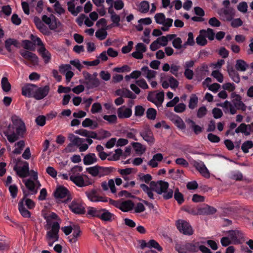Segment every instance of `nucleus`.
<instances>
[{
	"label": "nucleus",
	"instance_id": "f257e3e1",
	"mask_svg": "<svg viewBox=\"0 0 253 253\" xmlns=\"http://www.w3.org/2000/svg\"><path fill=\"white\" fill-rule=\"evenodd\" d=\"M12 125L0 128V133H3L8 141L13 143L20 138H23L26 132V127L24 122L19 117L14 115L11 117Z\"/></svg>",
	"mask_w": 253,
	"mask_h": 253
},
{
	"label": "nucleus",
	"instance_id": "f03ea898",
	"mask_svg": "<svg viewBox=\"0 0 253 253\" xmlns=\"http://www.w3.org/2000/svg\"><path fill=\"white\" fill-rule=\"evenodd\" d=\"M57 217L56 214L52 212L49 216L45 217L47 222L45 228L48 230L46 233L45 238L49 246H52L53 243L59 239L60 224L57 221L51 222V219H56Z\"/></svg>",
	"mask_w": 253,
	"mask_h": 253
},
{
	"label": "nucleus",
	"instance_id": "7ed1b4c3",
	"mask_svg": "<svg viewBox=\"0 0 253 253\" xmlns=\"http://www.w3.org/2000/svg\"><path fill=\"white\" fill-rule=\"evenodd\" d=\"M82 170V167L76 166L71 169V173L69 174L70 180L79 187L87 186L93 183V181L87 175L79 173Z\"/></svg>",
	"mask_w": 253,
	"mask_h": 253
},
{
	"label": "nucleus",
	"instance_id": "20e7f679",
	"mask_svg": "<svg viewBox=\"0 0 253 253\" xmlns=\"http://www.w3.org/2000/svg\"><path fill=\"white\" fill-rule=\"evenodd\" d=\"M201 251L202 253H212L211 251L204 245H200L199 242H196L194 240L192 242H186L177 251L179 253H197L198 251Z\"/></svg>",
	"mask_w": 253,
	"mask_h": 253
},
{
	"label": "nucleus",
	"instance_id": "39448f33",
	"mask_svg": "<svg viewBox=\"0 0 253 253\" xmlns=\"http://www.w3.org/2000/svg\"><path fill=\"white\" fill-rule=\"evenodd\" d=\"M154 18L157 23L164 26L161 28V30L163 31H169V27L172 26L173 20L171 18H166L165 15L163 13L156 14Z\"/></svg>",
	"mask_w": 253,
	"mask_h": 253
},
{
	"label": "nucleus",
	"instance_id": "423d86ee",
	"mask_svg": "<svg viewBox=\"0 0 253 253\" xmlns=\"http://www.w3.org/2000/svg\"><path fill=\"white\" fill-rule=\"evenodd\" d=\"M217 13L221 20L230 21L235 16V10L233 8H221L218 9Z\"/></svg>",
	"mask_w": 253,
	"mask_h": 253
},
{
	"label": "nucleus",
	"instance_id": "0eeeda50",
	"mask_svg": "<svg viewBox=\"0 0 253 253\" xmlns=\"http://www.w3.org/2000/svg\"><path fill=\"white\" fill-rule=\"evenodd\" d=\"M176 225L180 232L186 235H191L193 234V230L187 221L179 219L176 221Z\"/></svg>",
	"mask_w": 253,
	"mask_h": 253
},
{
	"label": "nucleus",
	"instance_id": "6e6552de",
	"mask_svg": "<svg viewBox=\"0 0 253 253\" xmlns=\"http://www.w3.org/2000/svg\"><path fill=\"white\" fill-rule=\"evenodd\" d=\"M150 186L153 191H155L158 194L161 195L167 190L169 186L168 182L162 180L157 181H151Z\"/></svg>",
	"mask_w": 253,
	"mask_h": 253
},
{
	"label": "nucleus",
	"instance_id": "1a4fd4ad",
	"mask_svg": "<svg viewBox=\"0 0 253 253\" xmlns=\"http://www.w3.org/2000/svg\"><path fill=\"white\" fill-rule=\"evenodd\" d=\"M54 195L56 199L67 198L64 200L66 202L71 200L70 192L64 186H60L57 187L54 193Z\"/></svg>",
	"mask_w": 253,
	"mask_h": 253
},
{
	"label": "nucleus",
	"instance_id": "9d476101",
	"mask_svg": "<svg viewBox=\"0 0 253 253\" xmlns=\"http://www.w3.org/2000/svg\"><path fill=\"white\" fill-rule=\"evenodd\" d=\"M147 99L154 103L158 107L161 106L164 100V92L161 91L154 95L152 93H149Z\"/></svg>",
	"mask_w": 253,
	"mask_h": 253
},
{
	"label": "nucleus",
	"instance_id": "9b49d317",
	"mask_svg": "<svg viewBox=\"0 0 253 253\" xmlns=\"http://www.w3.org/2000/svg\"><path fill=\"white\" fill-rule=\"evenodd\" d=\"M49 90L50 87L48 85L40 87L37 85L35 92L34 94V98L36 100H41L48 95Z\"/></svg>",
	"mask_w": 253,
	"mask_h": 253
},
{
	"label": "nucleus",
	"instance_id": "f8f14e48",
	"mask_svg": "<svg viewBox=\"0 0 253 253\" xmlns=\"http://www.w3.org/2000/svg\"><path fill=\"white\" fill-rule=\"evenodd\" d=\"M21 55L25 59L29 61L32 66L39 64V58L37 55L27 50H22L20 52Z\"/></svg>",
	"mask_w": 253,
	"mask_h": 253
},
{
	"label": "nucleus",
	"instance_id": "ddd939ff",
	"mask_svg": "<svg viewBox=\"0 0 253 253\" xmlns=\"http://www.w3.org/2000/svg\"><path fill=\"white\" fill-rule=\"evenodd\" d=\"M140 135L150 145H152L154 143L155 138L153 132L149 127H145L140 132Z\"/></svg>",
	"mask_w": 253,
	"mask_h": 253
},
{
	"label": "nucleus",
	"instance_id": "4468645a",
	"mask_svg": "<svg viewBox=\"0 0 253 253\" xmlns=\"http://www.w3.org/2000/svg\"><path fill=\"white\" fill-rule=\"evenodd\" d=\"M193 166L203 176L207 178L210 177L209 171L203 162L194 161Z\"/></svg>",
	"mask_w": 253,
	"mask_h": 253
},
{
	"label": "nucleus",
	"instance_id": "2eb2a0df",
	"mask_svg": "<svg viewBox=\"0 0 253 253\" xmlns=\"http://www.w3.org/2000/svg\"><path fill=\"white\" fill-rule=\"evenodd\" d=\"M229 237L234 244H239L242 243L243 234L238 230H230L228 231Z\"/></svg>",
	"mask_w": 253,
	"mask_h": 253
},
{
	"label": "nucleus",
	"instance_id": "dca6fc26",
	"mask_svg": "<svg viewBox=\"0 0 253 253\" xmlns=\"http://www.w3.org/2000/svg\"><path fill=\"white\" fill-rule=\"evenodd\" d=\"M232 100L233 107L236 110L245 111L247 109V106L242 100V97L239 94H235Z\"/></svg>",
	"mask_w": 253,
	"mask_h": 253
},
{
	"label": "nucleus",
	"instance_id": "f3484780",
	"mask_svg": "<svg viewBox=\"0 0 253 253\" xmlns=\"http://www.w3.org/2000/svg\"><path fill=\"white\" fill-rule=\"evenodd\" d=\"M14 170L19 177L21 178L26 177L29 175V164L27 162H24L23 166L21 167L18 168L17 165H15L14 167Z\"/></svg>",
	"mask_w": 253,
	"mask_h": 253
},
{
	"label": "nucleus",
	"instance_id": "a211bd4d",
	"mask_svg": "<svg viewBox=\"0 0 253 253\" xmlns=\"http://www.w3.org/2000/svg\"><path fill=\"white\" fill-rule=\"evenodd\" d=\"M85 194L88 199L92 202H96L101 201L106 202L107 201L106 198L98 196L97 195V191L95 189L87 191L85 192Z\"/></svg>",
	"mask_w": 253,
	"mask_h": 253
},
{
	"label": "nucleus",
	"instance_id": "6ab92c4d",
	"mask_svg": "<svg viewBox=\"0 0 253 253\" xmlns=\"http://www.w3.org/2000/svg\"><path fill=\"white\" fill-rule=\"evenodd\" d=\"M36 85L27 84L22 87V94L27 97H33L36 89Z\"/></svg>",
	"mask_w": 253,
	"mask_h": 253
},
{
	"label": "nucleus",
	"instance_id": "aec40b11",
	"mask_svg": "<svg viewBox=\"0 0 253 253\" xmlns=\"http://www.w3.org/2000/svg\"><path fill=\"white\" fill-rule=\"evenodd\" d=\"M117 115L119 119L128 118L132 115V110L126 106H123L118 109Z\"/></svg>",
	"mask_w": 253,
	"mask_h": 253
},
{
	"label": "nucleus",
	"instance_id": "412c9836",
	"mask_svg": "<svg viewBox=\"0 0 253 253\" xmlns=\"http://www.w3.org/2000/svg\"><path fill=\"white\" fill-rule=\"evenodd\" d=\"M68 138L71 141V143L68 145V147L70 148L73 146H76L79 147L85 141V139L80 138L77 136H75L72 133H70L68 135Z\"/></svg>",
	"mask_w": 253,
	"mask_h": 253
},
{
	"label": "nucleus",
	"instance_id": "4be33fe9",
	"mask_svg": "<svg viewBox=\"0 0 253 253\" xmlns=\"http://www.w3.org/2000/svg\"><path fill=\"white\" fill-rule=\"evenodd\" d=\"M70 210L74 213L77 214H84L85 212L84 208L83 205L76 201H73L69 206Z\"/></svg>",
	"mask_w": 253,
	"mask_h": 253
},
{
	"label": "nucleus",
	"instance_id": "5701e85b",
	"mask_svg": "<svg viewBox=\"0 0 253 253\" xmlns=\"http://www.w3.org/2000/svg\"><path fill=\"white\" fill-rule=\"evenodd\" d=\"M45 64L49 63L51 60V55L50 52L45 48L44 45L41 46L38 50Z\"/></svg>",
	"mask_w": 253,
	"mask_h": 253
},
{
	"label": "nucleus",
	"instance_id": "b1692460",
	"mask_svg": "<svg viewBox=\"0 0 253 253\" xmlns=\"http://www.w3.org/2000/svg\"><path fill=\"white\" fill-rule=\"evenodd\" d=\"M163 159V155L161 153H157L153 156L152 159L148 163V165L152 168H156L158 166V162H161Z\"/></svg>",
	"mask_w": 253,
	"mask_h": 253
},
{
	"label": "nucleus",
	"instance_id": "393cba45",
	"mask_svg": "<svg viewBox=\"0 0 253 253\" xmlns=\"http://www.w3.org/2000/svg\"><path fill=\"white\" fill-rule=\"evenodd\" d=\"M170 119L179 129H184L185 128V125L183 121L179 116L175 115H172Z\"/></svg>",
	"mask_w": 253,
	"mask_h": 253
},
{
	"label": "nucleus",
	"instance_id": "a878e982",
	"mask_svg": "<svg viewBox=\"0 0 253 253\" xmlns=\"http://www.w3.org/2000/svg\"><path fill=\"white\" fill-rule=\"evenodd\" d=\"M26 187L31 192V194H36L37 193V188H36V185L35 182L31 179L23 180Z\"/></svg>",
	"mask_w": 253,
	"mask_h": 253
},
{
	"label": "nucleus",
	"instance_id": "bb28decb",
	"mask_svg": "<svg viewBox=\"0 0 253 253\" xmlns=\"http://www.w3.org/2000/svg\"><path fill=\"white\" fill-rule=\"evenodd\" d=\"M55 19L56 18L54 16L53 17V19H52L51 18L48 17L45 15L42 16V20L45 24L48 25L49 27L51 30L55 29L57 27Z\"/></svg>",
	"mask_w": 253,
	"mask_h": 253
},
{
	"label": "nucleus",
	"instance_id": "cd10ccee",
	"mask_svg": "<svg viewBox=\"0 0 253 253\" xmlns=\"http://www.w3.org/2000/svg\"><path fill=\"white\" fill-rule=\"evenodd\" d=\"M73 230L72 236L68 237L69 241L71 243H74L77 241L78 238L80 236L81 233V230L79 226L74 225Z\"/></svg>",
	"mask_w": 253,
	"mask_h": 253
},
{
	"label": "nucleus",
	"instance_id": "c85d7f7f",
	"mask_svg": "<svg viewBox=\"0 0 253 253\" xmlns=\"http://www.w3.org/2000/svg\"><path fill=\"white\" fill-rule=\"evenodd\" d=\"M97 160L95 154L89 153L84 157L83 161L84 165H89L96 163Z\"/></svg>",
	"mask_w": 253,
	"mask_h": 253
},
{
	"label": "nucleus",
	"instance_id": "c756f323",
	"mask_svg": "<svg viewBox=\"0 0 253 253\" xmlns=\"http://www.w3.org/2000/svg\"><path fill=\"white\" fill-rule=\"evenodd\" d=\"M134 207V203L131 200H127L121 203L120 210L124 212L131 210Z\"/></svg>",
	"mask_w": 253,
	"mask_h": 253
},
{
	"label": "nucleus",
	"instance_id": "7c9ffc66",
	"mask_svg": "<svg viewBox=\"0 0 253 253\" xmlns=\"http://www.w3.org/2000/svg\"><path fill=\"white\" fill-rule=\"evenodd\" d=\"M113 216V214L110 212L106 209H101V212L99 218L103 221H110L112 220V218Z\"/></svg>",
	"mask_w": 253,
	"mask_h": 253
},
{
	"label": "nucleus",
	"instance_id": "2f4dec72",
	"mask_svg": "<svg viewBox=\"0 0 253 253\" xmlns=\"http://www.w3.org/2000/svg\"><path fill=\"white\" fill-rule=\"evenodd\" d=\"M98 177H101L105 175H108L114 170V168L112 167H103L98 166Z\"/></svg>",
	"mask_w": 253,
	"mask_h": 253
},
{
	"label": "nucleus",
	"instance_id": "473e14b6",
	"mask_svg": "<svg viewBox=\"0 0 253 253\" xmlns=\"http://www.w3.org/2000/svg\"><path fill=\"white\" fill-rule=\"evenodd\" d=\"M217 106H220L226 110H228L229 108L230 113L232 115H234L236 113V110L233 107L232 103L227 100H226L223 103L218 104Z\"/></svg>",
	"mask_w": 253,
	"mask_h": 253
},
{
	"label": "nucleus",
	"instance_id": "72a5a7b5",
	"mask_svg": "<svg viewBox=\"0 0 253 253\" xmlns=\"http://www.w3.org/2000/svg\"><path fill=\"white\" fill-rule=\"evenodd\" d=\"M18 42L16 40L11 38H9L5 41V47L6 49L9 52H11V45H14L15 47L18 46Z\"/></svg>",
	"mask_w": 253,
	"mask_h": 253
},
{
	"label": "nucleus",
	"instance_id": "f704fd0d",
	"mask_svg": "<svg viewBox=\"0 0 253 253\" xmlns=\"http://www.w3.org/2000/svg\"><path fill=\"white\" fill-rule=\"evenodd\" d=\"M82 126L84 127H90L93 129L98 127V124L96 122H93L89 118H86L83 121Z\"/></svg>",
	"mask_w": 253,
	"mask_h": 253
},
{
	"label": "nucleus",
	"instance_id": "c9c22d12",
	"mask_svg": "<svg viewBox=\"0 0 253 253\" xmlns=\"http://www.w3.org/2000/svg\"><path fill=\"white\" fill-rule=\"evenodd\" d=\"M200 213L203 214H213L216 212V209L212 207L207 205L200 210Z\"/></svg>",
	"mask_w": 253,
	"mask_h": 253
},
{
	"label": "nucleus",
	"instance_id": "e433bc0d",
	"mask_svg": "<svg viewBox=\"0 0 253 253\" xmlns=\"http://www.w3.org/2000/svg\"><path fill=\"white\" fill-rule=\"evenodd\" d=\"M18 209L20 213L24 217L29 218L31 216L30 212L26 209L24 206V203L22 202H19L18 203Z\"/></svg>",
	"mask_w": 253,
	"mask_h": 253
},
{
	"label": "nucleus",
	"instance_id": "4c0bfd02",
	"mask_svg": "<svg viewBox=\"0 0 253 253\" xmlns=\"http://www.w3.org/2000/svg\"><path fill=\"white\" fill-rule=\"evenodd\" d=\"M132 147L136 153L139 155H142L146 151V148L139 142H132L131 143Z\"/></svg>",
	"mask_w": 253,
	"mask_h": 253
},
{
	"label": "nucleus",
	"instance_id": "58836bf2",
	"mask_svg": "<svg viewBox=\"0 0 253 253\" xmlns=\"http://www.w3.org/2000/svg\"><path fill=\"white\" fill-rule=\"evenodd\" d=\"M235 67L238 71L244 72L247 70L248 65L244 60L239 59L236 61Z\"/></svg>",
	"mask_w": 253,
	"mask_h": 253
},
{
	"label": "nucleus",
	"instance_id": "ea45409f",
	"mask_svg": "<svg viewBox=\"0 0 253 253\" xmlns=\"http://www.w3.org/2000/svg\"><path fill=\"white\" fill-rule=\"evenodd\" d=\"M86 84L87 85L88 88H93L97 87L100 82L99 80L96 78H90L86 82Z\"/></svg>",
	"mask_w": 253,
	"mask_h": 253
},
{
	"label": "nucleus",
	"instance_id": "a19ab883",
	"mask_svg": "<svg viewBox=\"0 0 253 253\" xmlns=\"http://www.w3.org/2000/svg\"><path fill=\"white\" fill-rule=\"evenodd\" d=\"M140 186L143 191L147 194L150 199L152 200L154 199V194L153 193V190L151 187H149L145 184H141Z\"/></svg>",
	"mask_w": 253,
	"mask_h": 253
},
{
	"label": "nucleus",
	"instance_id": "79ce46f5",
	"mask_svg": "<svg viewBox=\"0 0 253 253\" xmlns=\"http://www.w3.org/2000/svg\"><path fill=\"white\" fill-rule=\"evenodd\" d=\"M174 193L173 196H174V199L179 205L182 204L184 201L183 194L179 192L178 188L175 189Z\"/></svg>",
	"mask_w": 253,
	"mask_h": 253
},
{
	"label": "nucleus",
	"instance_id": "37998d69",
	"mask_svg": "<svg viewBox=\"0 0 253 253\" xmlns=\"http://www.w3.org/2000/svg\"><path fill=\"white\" fill-rule=\"evenodd\" d=\"M186 122L191 125V127L196 134H198L203 131V128L200 126L196 125L195 123L193 121L188 119Z\"/></svg>",
	"mask_w": 253,
	"mask_h": 253
},
{
	"label": "nucleus",
	"instance_id": "c03bdc74",
	"mask_svg": "<svg viewBox=\"0 0 253 253\" xmlns=\"http://www.w3.org/2000/svg\"><path fill=\"white\" fill-rule=\"evenodd\" d=\"M200 33L203 34L205 37H207L211 41L214 39L215 34L213 30L211 28H208L207 30H201Z\"/></svg>",
	"mask_w": 253,
	"mask_h": 253
},
{
	"label": "nucleus",
	"instance_id": "a18cd8bd",
	"mask_svg": "<svg viewBox=\"0 0 253 253\" xmlns=\"http://www.w3.org/2000/svg\"><path fill=\"white\" fill-rule=\"evenodd\" d=\"M1 87L5 92H8L11 89V85L6 77H3L1 81Z\"/></svg>",
	"mask_w": 253,
	"mask_h": 253
},
{
	"label": "nucleus",
	"instance_id": "49530a36",
	"mask_svg": "<svg viewBox=\"0 0 253 253\" xmlns=\"http://www.w3.org/2000/svg\"><path fill=\"white\" fill-rule=\"evenodd\" d=\"M229 75L232 78L233 81L236 83H238L240 81V78L238 73L233 69L228 70Z\"/></svg>",
	"mask_w": 253,
	"mask_h": 253
},
{
	"label": "nucleus",
	"instance_id": "de8ad7c7",
	"mask_svg": "<svg viewBox=\"0 0 253 253\" xmlns=\"http://www.w3.org/2000/svg\"><path fill=\"white\" fill-rule=\"evenodd\" d=\"M157 116V111L153 108H149L146 111V117L151 120H154Z\"/></svg>",
	"mask_w": 253,
	"mask_h": 253
},
{
	"label": "nucleus",
	"instance_id": "09e8293b",
	"mask_svg": "<svg viewBox=\"0 0 253 253\" xmlns=\"http://www.w3.org/2000/svg\"><path fill=\"white\" fill-rule=\"evenodd\" d=\"M107 36V32L104 29H99L95 32L96 37L100 41L106 39Z\"/></svg>",
	"mask_w": 253,
	"mask_h": 253
},
{
	"label": "nucleus",
	"instance_id": "8fccbe9b",
	"mask_svg": "<svg viewBox=\"0 0 253 253\" xmlns=\"http://www.w3.org/2000/svg\"><path fill=\"white\" fill-rule=\"evenodd\" d=\"M198 97L195 94H193L189 99L188 107L191 109H194L198 103Z\"/></svg>",
	"mask_w": 253,
	"mask_h": 253
},
{
	"label": "nucleus",
	"instance_id": "3c124183",
	"mask_svg": "<svg viewBox=\"0 0 253 253\" xmlns=\"http://www.w3.org/2000/svg\"><path fill=\"white\" fill-rule=\"evenodd\" d=\"M109 13L111 14V19L112 21L116 24L117 26L119 25L120 21V17L119 15H117L113 10H111L110 9L108 10Z\"/></svg>",
	"mask_w": 253,
	"mask_h": 253
},
{
	"label": "nucleus",
	"instance_id": "603ef678",
	"mask_svg": "<svg viewBox=\"0 0 253 253\" xmlns=\"http://www.w3.org/2000/svg\"><path fill=\"white\" fill-rule=\"evenodd\" d=\"M148 248H154L160 252L163 250L162 247L159 245V244L156 241L153 239L150 240L148 242Z\"/></svg>",
	"mask_w": 253,
	"mask_h": 253
},
{
	"label": "nucleus",
	"instance_id": "864d4df0",
	"mask_svg": "<svg viewBox=\"0 0 253 253\" xmlns=\"http://www.w3.org/2000/svg\"><path fill=\"white\" fill-rule=\"evenodd\" d=\"M145 109L141 105H137L135 107L134 115L136 117H141L144 114Z\"/></svg>",
	"mask_w": 253,
	"mask_h": 253
},
{
	"label": "nucleus",
	"instance_id": "5fc2aeb1",
	"mask_svg": "<svg viewBox=\"0 0 253 253\" xmlns=\"http://www.w3.org/2000/svg\"><path fill=\"white\" fill-rule=\"evenodd\" d=\"M253 147V142L252 141L248 140L244 142L241 146V149L243 152L247 153L249 149Z\"/></svg>",
	"mask_w": 253,
	"mask_h": 253
},
{
	"label": "nucleus",
	"instance_id": "6e6d98bb",
	"mask_svg": "<svg viewBox=\"0 0 253 253\" xmlns=\"http://www.w3.org/2000/svg\"><path fill=\"white\" fill-rule=\"evenodd\" d=\"M101 212V209L97 210L94 208H90L87 211L88 214L98 218H99Z\"/></svg>",
	"mask_w": 253,
	"mask_h": 253
},
{
	"label": "nucleus",
	"instance_id": "4d7b16f0",
	"mask_svg": "<svg viewBox=\"0 0 253 253\" xmlns=\"http://www.w3.org/2000/svg\"><path fill=\"white\" fill-rule=\"evenodd\" d=\"M86 170L88 173L94 177L98 176V166L87 168H86Z\"/></svg>",
	"mask_w": 253,
	"mask_h": 253
},
{
	"label": "nucleus",
	"instance_id": "13d9d810",
	"mask_svg": "<svg viewBox=\"0 0 253 253\" xmlns=\"http://www.w3.org/2000/svg\"><path fill=\"white\" fill-rule=\"evenodd\" d=\"M182 41L180 38L176 37L172 41L173 46L177 49L183 48V44H182Z\"/></svg>",
	"mask_w": 253,
	"mask_h": 253
},
{
	"label": "nucleus",
	"instance_id": "bf43d9fd",
	"mask_svg": "<svg viewBox=\"0 0 253 253\" xmlns=\"http://www.w3.org/2000/svg\"><path fill=\"white\" fill-rule=\"evenodd\" d=\"M195 43L194 41V37L192 32L188 34V39L187 41L183 44V48H185L187 45H193Z\"/></svg>",
	"mask_w": 253,
	"mask_h": 253
},
{
	"label": "nucleus",
	"instance_id": "052dcab7",
	"mask_svg": "<svg viewBox=\"0 0 253 253\" xmlns=\"http://www.w3.org/2000/svg\"><path fill=\"white\" fill-rule=\"evenodd\" d=\"M196 40L197 43L200 45L203 46L207 43V41L203 34L200 33V35L197 37Z\"/></svg>",
	"mask_w": 253,
	"mask_h": 253
},
{
	"label": "nucleus",
	"instance_id": "680f3d73",
	"mask_svg": "<svg viewBox=\"0 0 253 253\" xmlns=\"http://www.w3.org/2000/svg\"><path fill=\"white\" fill-rule=\"evenodd\" d=\"M54 8L56 13L61 15L65 13V10L62 7L59 1H56L54 5Z\"/></svg>",
	"mask_w": 253,
	"mask_h": 253
},
{
	"label": "nucleus",
	"instance_id": "e2e57ef3",
	"mask_svg": "<svg viewBox=\"0 0 253 253\" xmlns=\"http://www.w3.org/2000/svg\"><path fill=\"white\" fill-rule=\"evenodd\" d=\"M149 9V4L147 1H143L140 3L139 10L142 13H146Z\"/></svg>",
	"mask_w": 253,
	"mask_h": 253
},
{
	"label": "nucleus",
	"instance_id": "0e129e2a",
	"mask_svg": "<svg viewBox=\"0 0 253 253\" xmlns=\"http://www.w3.org/2000/svg\"><path fill=\"white\" fill-rule=\"evenodd\" d=\"M174 191L172 189H169V188L165 190V192L162 194L163 197L165 200H169L173 197Z\"/></svg>",
	"mask_w": 253,
	"mask_h": 253
},
{
	"label": "nucleus",
	"instance_id": "69168bd1",
	"mask_svg": "<svg viewBox=\"0 0 253 253\" xmlns=\"http://www.w3.org/2000/svg\"><path fill=\"white\" fill-rule=\"evenodd\" d=\"M212 76H213L214 78L216 79V80L221 83L223 81V75L218 71L214 70L211 73Z\"/></svg>",
	"mask_w": 253,
	"mask_h": 253
},
{
	"label": "nucleus",
	"instance_id": "338daca9",
	"mask_svg": "<svg viewBox=\"0 0 253 253\" xmlns=\"http://www.w3.org/2000/svg\"><path fill=\"white\" fill-rule=\"evenodd\" d=\"M115 153L113 154L111 158H108L109 161H117L119 160L120 156L123 154V151L121 149H117L115 151Z\"/></svg>",
	"mask_w": 253,
	"mask_h": 253
},
{
	"label": "nucleus",
	"instance_id": "774afa93",
	"mask_svg": "<svg viewBox=\"0 0 253 253\" xmlns=\"http://www.w3.org/2000/svg\"><path fill=\"white\" fill-rule=\"evenodd\" d=\"M45 121L46 117L43 115L39 116L35 120L37 125L41 126H42L45 124Z\"/></svg>",
	"mask_w": 253,
	"mask_h": 253
}]
</instances>
